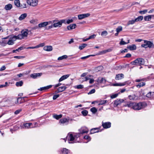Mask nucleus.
Listing matches in <instances>:
<instances>
[{"instance_id": "f257e3e1", "label": "nucleus", "mask_w": 154, "mask_h": 154, "mask_svg": "<svg viewBox=\"0 0 154 154\" xmlns=\"http://www.w3.org/2000/svg\"><path fill=\"white\" fill-rule=\"evenodd\" d=\"M125 106L132 108L134 110H139L143 108V104L142 103H137L130 102L127 103Z\"/></svg>"}, {"instance_id": "f03ea898", "label": "nucleus", "mask_w": 154, "mask_h": 154, "mask_svg": "<svg viewBox=\"0 0 154 154\" xmlns=\"http://www.w3.org/2000/svg\"><path fill=\"white\" fill-rule=\"evenodd\" d=\"M145 63L144 60L142 58H138L134 61L131 62V63L132 65H135L138 66L143 65Z\"/></svg>"}, {"instance_id": "7ed1b4c3", "label": "nucleus", "mask_w": 154, "mask_h": 154, "mask_svg": "<svg viewBox=\"0 0 154 154\" xmlns=\"http://www.w3.org/2000/svg\"><path fill=\"white\" fill-rule=\"evenodd\" d=\"M144 44H142L141 47L145 48H154V45L153 43L149 41L144 40Z\"/></svg>"}, {"instance_id": "20e7f679", "label": "nucleus", "mask_w": 154, "mask_h": 154, "mask_svg": "<svg viewBox=\"0 0 154 154\" xmlns=\"http://www.w3.org/2000/svg\"><path fill=\"white\" fill-rule=\"evenodd\" d=\"M38 0H27V3L32 6H35L37 5L38 4Z\"/></svg>"}, {"instance_id": "39448f33", "label": "nucleus", "mask_w": 154, "mask_h": 154, "mask_svg": "<svg viewBox=\"0 0 154 154\" xmlns=\"http://www.w3.org/2000/svg\"><path fill=\"white\" fill-rule=\"evenodd\" d=\"M52 23V22L51 21L45 22L41 23L38 24V27L39 28H41L42 27H45L47 25L50 24Z\"/></svg>"}, {"instance_id": "423d86ee", "label": "nucleus", "mask_w": 154, "mask_h": 154, "mask_svg": "<svg viewBox=\"0 0 154 154\" xmlns=\"http://www.w3.org/2000/svg\"><path fill=\"white\" fill-rule=\"evenodd\" d=\"M16 40V38L15 36H13L10 38L8 41L7 42L8 44V45H13L14 44V42Z\"/></svg>"}, {"instance_id": "0eeeda50", "label": "nucleus", "mask_w": 154, "mask_h": 154, "mask_svg": "<svg viewBox=\"0 0 154 154\" xmlns=\"http://www.w3.org/2000/svg\"><path fill=\"white\" fill-rule=\"evenodd\" d=\"M102 126L104 128H110L111 126V123L109 122H102Z\"/></svg>"}, {"instance_id": "6e6552de", "label": "nucleus", "mask_w": 154, "mask_h": 154, "mask_svg": "<svg viewBox=\"0 0 154 154\" xmlns=\"http://www.w3.org/2000/svg\"><path fill=\"white\" fill-rule=\"evenodd\" d=\"M124 101V100L121 99H117L116 100H115L114 103V106H117L118 105H120Z\"/></svg>"}, {"instance_id": "1a4fd4ad", "label": "nucleus", "mask_w": 154, "mask_h": 154, "mask_svg": "<svg viewBox=\"0 0 154 154\" xmlns=\"http://www.w3.org/2000/svg\"><path fill=\"white\" fill-rule=\"evenodd\" d=\"M42 75V73H34L30 75V76L31 78L35 79L37 78L38 77L41 76Z\"/></svg>"}, {"instance_id": "9d476101", "label": "nucleus", "mask_w": 154, "mask_h": 154, "mask_svg": "<svg viewBox=\"0 0 154 154\" xmlns=\"http://www.w3.org/2000/svg\"><path fill=\"white\" fill-rule=\"evenodd\" d=\"M90 15V14L89 13L79 14L78 15V19L79 20H82L85 18L89 16Z\"/></svg>"}, {"instance_id": "9b49d317", "label": "nucleus", "mask_w": 154, "mask_h": 154, "mask_svg": "<svg viewBox=\"0 0 154 154\" xmlns=\"http://www.w3.org/2000/svg\"><path fill=\"white\" fill-rule=\"evenodd\" d=\"M69 118H63L60 120V123L62 124L66 123L68 124L69 123Z\"/></svg>"}, {"instance_id": "f8f14e48", "label": "nucleus", "mask_w": 154, "mask_h": 154, "mask_svg": "<svg viewBox=\"0 0 154 154\" xmlns=\"http://www.w3.org/2000/svg\"><path fill=\"white\" fill-rule=\"evenodd\" d=\"M64 21L65 20H63L61 21L54 23L53 24V26L55 27H60L62 25V23H63Z\"/></svg>"}, {"instance_id": "ddd939ff", "label": "nucleus", "mask_w": 154, "mask_h": 154, "mask_svg": "<svg viewBox=\"0 0 154 154\" xmlns=\"http://www.w3.org/2000/svg\"><path fill=\"white\" fill-rule=\"evenodd\" d=\"M124 78V75L123 74L121 73L116 75L115 77V79L116 80H121Z\"/></svg>"}, {"instance_id": "4468645a", "label": "nucleus", "mask_w": 154, "mask_h": 154, "mask_svg": "<svg viewBox=\"0 0 154 154\" xmlns=\"http://www.w3.org/2000/svg\"><path fill=\"white\" fill-rule=\"evenodd\" d=\"M100 130L99 128H95L91 129L90 131V134H92L95 133L99 132V130Z\"/></svg>"}, {"instance_id": "2eb2a0df", "label": "nucleus", "mask_w": 154, "mask_h": 154, "mask_svg": "<svg viewBox=\"0 0 154 154\" xmlns=\"http://www.w3.org/2000/svg\"><path fill=\"white\" fill-rule=\"evenodd\" d=\"M70 75L69 74H67L62 76L59 79V82L66 79Z\"/></svg>"}, {"instance_id": "dca6fc26", "label": "nucleus", "mask_w": 154, "mask_h": 154, "mask_svg": "<svg viewBox=\"0 0 154 154\" xmlns=\"http://www.w3.org/2000/svg\"><path fill=\"white\" fill-rule=\"evenodd\" d=\"M12 8V5L11 4H8L5 6L4 9L7 11L9 10Z\"/></svg>"}, {"instance_id": "f3484780", "label": "nucleus", "mask_w": 154, "mask_h": 154, "mask_svg": "<svg viewBox=\"0 0 154 154\" xmlns=\"http://www.w3.org/2000/svg\"><path fill=\"white\" fill-rule=\"evenodd\" d=\"M51 85H49L46 87L41 88L38 90L39 91H42L44 90H46L51 88L52 87Z\"/></svg>"}, {"instance_id": "a211bd4d", "label": "nucleus", "mask_w": 154, "mask_h": 154, "mask_svg": "<svg viewBox=\"0 0 154 154\" xmlns=\"http://www.w3.org/2000/svg\"><path fill=\"white\" fill-rule=\"evenodd\" d=\"M27 14L26 13L22 14L19 17L18 19L20 20H22L24 19L27 16Z\"/></svg>"}, {"instance_id": "6ab92c4d", "label": "nucleus", "mask_w": 154, "mask_h": 154, "mask_svg": "<svg viewBox=\"0 0 154 154\" xmlns=\"http://www.w3.org/2000/svg\"><path fill=\"white\" fill-rule=\"evenodd\" d=\"M154 17V15H149L146 16L144 17V20L145 21H150L152 17Z\"/></svg>"}, {"instance_id": "aec40b11", "label": "nucleus", "mask_w": 154, "mask_h": 154, "mask_svg": "<svg viewBox=\"0 0 154 154\" xmlns=\"http://www.w3.org/2000/svg\"><path fill=\"white\" fill-rule=\"evenodd\" d=\"M27 31V29H25V30H23L21 31V34L24 37H26L27 36L28 34Z\"/></svg>"}, {"instance_id": "412c9836", "label": "nucleus", "mask_w": 154, "mask_h": 154, "mask_svg": "<svg viewBox=\"0 0 154 154\" xmlns=\"http://www.w3.org/2000/svg\"><path fill=\"white\" fill-rule=\"evenodd\" d=\"M76 25L75 24H73L68 26L67 27V29L68 30H70L75 28Z\"/></svg>"}, {"instance_id": "4be33fe9", "label": "nucleus", "mask_w": 154, "mask_h": 154, "mask_svg": "<svg viewBox=\"0 0 154 154\" xmlns=\"http://www.w3.org/2000/svg\"><path fill=\"white\" fill-rule=\"evenodd\" d=\"M88 131V130L87 128H82L80 130V133L82 134H83L87 133Z\"/></svg>"}, {"instance_id": "5701e85b", "label": "nucleus", "mask_w": 154, "mask_h": 154, "mask_svg": "<svg viewBox=\"0 0 154 154\" xmlns=\"http://www.w3.org/2000/svg\"><path fill=\"white\" fill-rule=\"evenodd\" d=\"M127 48L129 49L130 50H135L136 49V46L135 45H132L127 47Z\"/></svg>"}, {"instance_id": "b1692460", "label": "nucleus", "mask_w": 154, "mask_h": 154, "mask_svg": "<svg viewBox=\"0 0 154 154\" xmlns=\"http://www.w3.org/2000/svg\"><path fill=\"white\" fill-rule=\"evenodd\" d=\"M44 49L45 50L48 51H50L52 50V47L51 46H45Z\"/></svg>"}, {"instance_id": "393cba45", "label": "nucleus", "mask_w": 154, "mask_h": 154, "mask_svg": "<svg viewBox=\"0 0 154 154\" xmlns=\"http://www.w3.org/2000/svg\"><path fill=\"white\" fill-rule=\"evenodd\" d=\"M146 96L148 98L153 97H154V92H149L146 94Z\"/></svg>"}, {"instance_id": "a878e982", "label": "nucleus", "mask_w": 154, "mask_h": 154, "mask_svg": "<svg viewBox=\"0 0 154 154\" xmlns=\"http://www.w3.org/2000/svg\"><path fill=\"white\" fill-rule=\"evenodd\" d=\"M7 44V41L5 40H3L0 42V45L3 46H5Z\"/></svg>"}, {"instance_id": "bb28decb", "label": "nucleus", "mask_w": 154, "mask_h": 154, "mask_svg": "<svg viewBox=\"0 0 154 154\" xmlns=\"http://www.w3.org/2000/svg\"><path fill=\"white\" fill-rule=\"evenodd\" d=\"M53 117L54 118L58 120L62 117V115L60 114L59 115H57L56 114H54L53 115Z\"/></svg>"}, {"instance_id": "cd10ccee", "label": "nucleus", "mask_w": 154, "mask_h": 154, "mask_svg": "<svg viewBox=\"0 0 154 154\" xmlns=\"http://www.w3.org/2000/svg\"><path fill=\"white\" fill-rule=\"evenodd\" d=\"M126 82L116 83L114 84L113 85L114 86H122L125 85Z\"/></svg>"}, {"instance_id": "c85d7f7f", "label": "nucleus", "mask_w": 154, "mask_h": 154, "mask_svg": "<svg viewBox=\"0 0 154 154\" xmlns=\"http://www.w3.org/2000/svg\"><path fill=\"white\" fill-rule=\"evenodd\" d=\"M103 69V66H100L96 67L95 68V70L97 72H98L102 70Z\"/></svg>"}, {"instance_id": "c756f323", "label": "nucleus", "mask_w": 154, "mask_h": 154, "mask_svg": "<svg viewBox=\"0 0 154 154\" xmlns=\"http://www.w3.org/2000/svg\"><path fill=\"white\" fill-rule=\"evenodd\" d=\"M143 19V16H138L137 18L135 19V21L136 22H138L142 20Z\"/></svg>"}, {"instance_id": "7c9ffc66", "label": "nucleus", "mask_w": 154, "mask_h": 154, "mask_svg": "<svg viewBox=\"0 0 154 154\" xmlns=\"http://www.w3.org/2000/svg\"><path fill=\"white\" fill-rule=\"evenodd\" d=\"M67 88L65 86H62L59 87L58 89L59 91H60V92H62L63 91H64L66 88Z\"/></svg>"}, {"instance_id": "2f4dec72", "label": "nucleus", "mask_w": 154, "mask_h": 154, "mask_svg": "<svg viewBox=\"0 0 154 154\" xmlns=\"http://www.w3.org/2000/svg\"><path fill=\"white\" fill-rule=\"evenodd\" d=\"M32 125V123H26L24 124V126L25 128H29Z\"/></svg>"}, {"instance_id": "473e14b6", "label": "nucleus", "mask_w": 154, "mask_h": 154, "mask_svg": "<svg viewBox=\"0 0 154 154\" xmlns=\"http://www.w3.org/2000/svg\"><path fill=\"white\" fill-rule=\"evenodd\" d=\"M106 81V80L103 78L100 79L99 78L98 79V82L100 83H102L103 82L105 83Z\"/></svg>"}, {"instance_id": "72a5a7b5", "label": "nucleus", "mask_w": 154, "mask_h": 154, "mask_svg": "<svg viewBox=\"0 0 154 154\" xmlns=\"http://www.w3.org/2000/svg\"><path fill=\"white\" fill-rule=\"evenodd\" d=\"M87 45V44L85 43L83 44L82 45H80L79 47V49L82 50L85 47H86Z\"/></svg>"}, {"instance_id": "f704fd0d", "label": "nucleus", "mask_w": 154, "mask_h": 154, "mask_svg": "<svg viewBox=\"0 0 154 154\" xmlns=\"http://www.w3.org/2000/svg\"><path fill=\"white\" fill-rule=\"evenodd\" d=\"M23 84V82L22 81L16 82V85L17 86H21Z\"/></svg>"}, {"instance_id": "c9c22d12", "label": "nucleus", "mask_w": 154, "mask_h": 154, "mask_svg": "<svg viewBox=\"0 0 154 154\" xmlns=\"http://www.w3.org/2000/svg\"><path fill=\"white\" fill-rule=\"evenodd\" d=\"M14 36L16 37V40L17 39H22L24 38V37L22 36V34H20L18 35L17 36Z\"/></svg>"}, {"instance_id": "e433bc0d", "label": "nucleus", "mask_w": 154, "mask_h": 154, "mask_svg": "<svg viewBox=\"0 0 154 154\" xmlns=\"http://www.w3.org/2000/svg\"><path fill=\"white\" fill-rule=\"evenodd\" d=\"M14 4L17 7H20V2L19 0H15L14 1Z\"/></svg>"}, {"instance_id": "4c0bfd02", "label": "nucleus", "mask_w": 154, "mask_h": 154, "mask_svg": "<svg viewBox=\"0 0 154 154\" xmlns=\"http://www.w3.org/2000/svg\"><path fill=\"white\" fill-rule=\"evenodd\" d=\"M145 82H142L139 83L138 85H137L136 86L138 88H140L145 85Z\"/></svg>"}, {"instance_id": "58836bf2", "label": "nucleus", "mask_w": 154, "mask_h": 154, "mask_svg": "<svg viewBox=\"0 0 154 154\" xmlns=\"http://www.w3.org/2000/svg\"><path fill=\"white\" fill-rule=\"evenodd\" d=\"M122 30V27L121 26H119L116 29V31L117 32L119 33Z\"/></svg>"}, {"instance_id": "ea45409f", "label": "nucleus", "mask_w": 154, "mask_h": 154, "mask_svg": "<svg viewBox=\"0 0 154 154\" xmlns=\"http://www.w3.org/2000/svg\"><path fill=\"white\" fill-rule=\"evenodd\" d=\"M67 57V56L66 55H64L62 56L59 57L58 58V60H61L63 59H66Z\"/></svg>"}, {"instance_id": "a19ab883", "label": "nucleus", "mask_w": 154, "mask_h": 154, "mask_svg": "<svg viewBox=\"0 0 154 154\" xmlns=\"http://www.w3.org/2000/svg\"><path fill=\"white\" fill-rule=\"evenodd\" d=\"M108 32L106 31L105 30L103 31L101 33V35L102 37L108 35Z\"/></svg>"}, {"instance_id": "79ce46f5", "label": "nucleus", "mask_w": 154, "mask_h": 154, "mask_svg": "<svg viewBox=\"0 0 154 154\" xmlns=\"http://www.w3.org/2000/svg\"><path fill=\"white\" fill-rule=\"evenodd\" d=\"M90 110L93 113H95L97 111V109L95 107L91 108Z\"/></svg>"}, {"instance_id": "37998d69", "label": "nucleus", "mask_w": 154, "mask_h": 154, "mask_svg": "<svg viewBox=\"0 0 154 154\" xmlns=\"http://www.w3.org/2000/svg\"><path fill=\"white\" fill-rule=\"evenodd\" d=\"M135 22H136L135 21V20H130L128 21L127 24L128 25H129L130 24H134Z\"/></svg>"}, {"instance_id": "c03bdc74", "label": "nucleus", "mask_w": 154, "mask_h": 154, "mask_svg": "<svg viewBox=\"0 0 154 154\" xmlns=\"http://www.w3.org/2000/svg\"><path fill=\"white\" fill-rule=\"evenodd\" d=\"M136 97L135 95H130L128 96V98L130 100H134Z\"/></svg>"}, {"instance_id": "a18cd8bd", "label": "nucleus", "mask_w": 154, "mask_h": 154, "mask_svg": "<svg viewBox=\"0 0 154 154\" xmlns=\"http://www.w3.org/2000/svg\"><path fill=\"white\" fill-rule=\"evenodd\" d=\"M107 102V100H103L100 101V103L99 104V105H102L106 103Z\"/></svg>"}, {"instance_id": "49530a36", "label": "nucleus", "mask_w": 154, "mask_h": 154, "mask_svg": "<svg viewBox=\"0 0 154 154\" xmlns=\"http://www.w3.org/2000/svg\"><path fill=\"white\" fill-rule=\"evenodd\" d=\"M81 113L84 116H85L88 114V111L86 110H84L82 111Z\"/></svg>"}, {"instance_id": "de8ad7c7", "label": "nucleus", "mask_w": 154, "mask_h": 154, "mask_svg": "<svg viewBox=\"0 0 154 154\" xmlns=\"http://www.w3.org/2000/svg\"><path fill=\"white\" fill-rule=\"evenodd\" d=\"M147 11L146 9L144 10L143 11H139V13L140 14H143L146 13Z\"/></svg>"}, {"instance_id": "09e8293b", "label": "nucleus", "mask_w": 154, "mask_h": 154, "mask_svg": "<svg viewBox=\"0 0 154 154\" xmlns=\"http://www.w3.org/2000/svg\"><path fill=\"white\" fill-rule=\"evenodd\" d=\"M68 152V150L66 148H64L62 151L63 154H67Z\"/></svg>"}, {"instance_id": "8fccbe9b", "label": "nucleus", "mask_w": 154, "mask_h": 154, "mask_svg": "<svg viewBox=\"0 0 154 154\" xmlns=\"http://www.w3.org/2000/svg\"><path fill=\"white\" fill-rule=\"evenodd\" d=\"M69 140L70 141H72L74 139V138L73 137L72 134H70L69 136Z\"/></svg>"}, {"instance_id": "3c124183", "label": "nucleus", "mask_w": 154, "mask_h": 154, "mask_svg": "<svg viewBox=\"0 0 154 154\" xmlns=\"http://www.w3.org/2000/svg\"><path fill=\"white\" fill-rule=\"evenodd\" d=\"M119 44L121 45H125L127 44V43L126 42H125L123 41V39L122 38L121 39V41H120Z\"/></svg>"}, {"instance_id": "603ef678", "label": "nucleus", "mask_w": 154, "mask_h": 154, "mask_svg": "<svg viewBox=\"0 0 154 154\" xmlns=\"http://www.w3.org/2000/svg\"><path fill=\"white\" fill-rule=\"evenodd\" d=\"M8 83L7 82H6L5 83V85H0V88H2L3 87H5L7 86Z\"/></svg>"}, {"instance_id": "864d4df0", "label": "nucleus", "mask_w": 154, "mask_h": 154, "mask_svg": "<svg viewBox=\"0 0 154 154\" xmlns=\"http://www.w3.org/2000/svg\"><path fill=\"white\" fill-rule=\"evenodd\" d=\"M84 138L85 139L88 140V141H90L91 139L90 137L88 135H86L84 136Z\"/></svg>"}, {"instance_id": "5fc2aeb1", "label": "nucleus", "mask_w": 154, "mask_h": 154, "mask_svg": "<svg viewBox=\"0 0 154 154\" xmlns=\"http://www.w3.org/2000/svg\"><path fill=\"white\" fill-rule=\"evenodd\" d=\"M95 90L94 89L91 90L88 93V94H91L95 93Z\"/></svg>"}, {"instance_id": "6e6d98bb", "label": "nucleus", "mask_w": 154, "mask_h": 154, "mask_svg": "<svg viewBox=\"0 0 154 154\" xmlns=\"http://www.w3.org/2000/svg\"><path fill=\"white\" fill-rule=\"evenodd\" d=\"M76 88L77 89H82L83 88V85H77Z\"/></svg>"}, {"instance_id": "4d7b16f0", "label": "nucleus", "mask_w": 154, "mask_h": 154, "mask_svg": "<svg viewBox=\"0 0 154 154\" xmlns=\"http://www.w3.org/2000/svg\"><path fill=\"white\" fill-rule=\"evenodd\" d=\"M60 95L59 94L54 95L53 96V99L54 100H56L57 98L59 97Z\"/></svg>"}, {"instance_id": "13d9d810", "label": "nucleus", "mask_w": 154, "mask_h": 154, "mask_svg": "<svg viewBox=\"0 0 154 154\" xmlns=\"http://www.w3.org/2000/svg\"><path fill=\"white\" fill-rule=\"evenodd\" d=\"M118 95V94H116L111 95V98L112 99L114 98L117 97Z\"/></svg>"}, {"instance_id": "bf43d9fd", "label": "nucleus", "mask_w": 154, "mask_h": 154, "mask_svg": "<svg viewBox=\"0 0 154 154\" xmlns=\"http://www.w3.org/2000/svg\"><path fill=\"white\" fill-rule=\"evenodd\" d=\"M25 48L24 47H21L19 48L18 49L16 50V51H21L22 50H23Z\"/></svg>"}, {"instance_id": "052dcab7", "label": "nucleus", "mask_w": 154, "mask_h": 154, "mask_svg": "<svg viewBox=\"0 0 154 154\" xmlns=\"http://www.w3.org/2000/svg\"><path fill=\"white\" fill-rule=\"evenodd\" d=\"M96 36V35H95L93 34V35H92L88 37V38L89 39H92V38H95Z\"/></svg>"}, {"instance_id": "680f3d73", "label": "nucleus", "mask_w": 154, "mask_h": 154, "mask_svg": "<svg viewBox=\"0 0 154 154\" xmlns=\"http://www.w3.org/2000/svg\"><path fill=\"white\" fill-rule=\"evenodd\" d=\"M73 21V20L72 19H69L66 21V23L69 24L71 23Z\"/></svg>"}, {"instance_id": "e2e57ef3", "label": "nucleus", "mask_w": 154, "mask_h": 154, "mask_svg": "<svg viewBox=\"0 0 154 154\" xmlns=\"http://www.w3.org/2000/svg\"><path fill=\"white\" fill-rule=\"evenodd\" d=\"M24 56H15L14 57L15 58H17L18 59H20L21 58H25Z\"/></svg>"}, {"instance_id": "0e129e2a", "label": "nucleus", "mask_w": 154, "mask_h": 154, "mask_svg": "<svg viewBox=\"0 0 154 154\" xmlns=\"http://www.w3.org/2000/svg\"><path fill=\"white\" fill-rule=\"evenodd\" d=\"M93 56V55H89L87 56H86L85 57H82L81 58V59H86L89 57H90L91 56Z\"/></svg>"}, {"instance_id": "69168bd1", "label": "nucleus", "mask_w": 154, "mask_h": 154, "mask_svg": "<svg viewBox=\"0 0 154 154\" xmlns=\"http://www.w3.org/2000/svg\"><path fill=\"white\" fill-rule=\"evenodd\" d=\"M6 69V67L5 66H2L0 68V71H2L3 70H5Z\"/></svg>"}, {"instance_id": "338daca9", "label": "nucleus", "mask_w": 154, "mask_h": 154, "mask_svg": "<svg viewBox=\"0 0 154 154\" xmlns=\"http://www.w3.org/2000/svg\"><path fill=\"white\" fill-rule=\"evenodd\" d=\"M21 109L17 110L14 113L16 115L18 113H19L21 112Z\"/></svg>"}, {"instance_id": "774afa93", "label": "nucleus", "mask_w": 154, "mask_h": 154, "mask_svg": "<svg viewBox=\"0 0 154 154\" xmlns=\"http://www.w3.org/2000/svg\"><path fill=\"white\" fill-rule=\"evenodd\" d=\"M131 57V54L129 53L127 54L125 57Z\"/></svg>"}]
</instances>
